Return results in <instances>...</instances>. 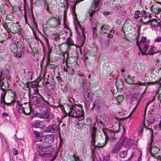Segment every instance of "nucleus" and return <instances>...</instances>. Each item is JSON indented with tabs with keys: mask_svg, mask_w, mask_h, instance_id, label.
Returning <instances> with one entry per match:
<instances>
[{
	"mask_svg": "<svg viewBox=\"0 0 161 161\" xmlns=\"http://www.w3.org/2000/svg\"><path fill=\"white\" fill-rule=\"evenodd\" d=\"M1 70L4 71L5 72H4V76L3 75V77H5L8 80H9L10 79V75H8L9 74V70L6 69L4 70Z\"/></svg>",
	"mask_w": 161,
	"mask_h": 161,
	"instance_id": "c9c22d12",
	"label": "nucleus"
},
{
	"mask_svg": "<svg viewBox=\"0 0 161 161\" xmlns=\"http://www.w3.org/2000/svg\"><path fill=\"white\" fill-rule=\"evenodd\" d=\"M79 158L75 155H70L69 156L68 161H78Z\"/></svg>",
	"mask_w": 161,
	"mask_h": 161,
	"instance_id": "f704fd0d",
	"label": "nucleus"
},
{
	"mask_svg": "<svg viewBox=\"0 0 161 161\" xmlns=\"http://www.w3.org/2000/svg\"><path fill=\"white\" fill-rule=\"evenodd\" d=\"M19 106L20 110L24 114L25 112V108L21 105H19Z\"/></svg>",
	"mask_w": 161,
	"mask_h": 161,
	"instance_id": "13d9d810",
	"label": "nucleus"
},
{
	"mask_svg": "<svg viewBox=\"0 0 161 161\" xmlns=\"http://www.w3.org/2000/svg\"><path fill=\"white\" fill-rule=\"evenodd\" d=\"M159 150V148L156 146H154L150 150L151 155L154 157H155V155L157 154Z\"/></svg>",
	"mask_w": 161,
	"mask_h": 161,
	"instance_id": "b1692460",
	"label": "nucleus"
},
{
	"mask_svg": "<svg viewBox=\"0 0 161 161\" xmlns=\"http://www.w3.org/2000/svg\"><path fill=\"white\" fill-rule=\"evenodd\" d=\"M67 42L68 43V44L69 45H70L71 46H75L76 47H81L82 46H80L78 43V44L77 45H75L74 43V42L73 41L72 39L70 38L69 37L67 38Z\"/></svg>",
	"mask_w": 161,
	"mask_h": 161,
	"instance_id": "c85d7f7f",
	"label": "nucleus"
},
{
	"mask_svg": "<svg viewBox=\"0 0 161 161\" xmlns=\"http://www.w3.org/2000/svg\"><path fill=\"white\" fill-rule=\"evenodd\" d=\"M155 72L158 75H161V68H158L155 69Z\"/></svg>",
	"mask_w": 161,
	"mask_h": 161,
	"instance_id": "5fc2aeb1",
	"label": "nucleus"
},
{
	"mask_svg": "<svg viewBox=\"0 0 161 161\" xmlns=\"http://www.w3.org/2000/svg\"><path fill=\"white\" fill-rule=\"evenodd\" d=\"M134 85H145V84L144 83H143L142 82H139L138 83H135L134 84Z\"/></svg>",
	"mask_w": 161,
	"mask_h": 161,
	"instance_id": "0e129e2a",
	"label": "nucleus"
},
{
	"mask_svg": "<svg viewBox=\"0 0 161 161\" xmlns=\"http://www.w3.org/2000/svg\"><path fill=\"white\" fill-rule=\"evenodd\" d=\"M18 51V47H17V46H15L14 47L13 49L12 50V52L14 53H16V52H17Z\"/></svg>",
	"mask_w": 161,
	"mask_h": 161,
	"instance_id": "4d7b16f0",
	"label": "nucleus"
},
{
	"mask_svg": "<svg viewBox=\"0 0 161 161\" xmlns=\"http://www.w3.org/2000/svg\"><path fill=\"white\" fill-rule=\"evenodd\" d=\"M40 110L37 107L33 108V106L31 105V114L32 113V115L33 117L36 116L39 117L40 115Z\"/></svg>",
	"mask_w": 161,
	"mask_h": 161,
	"instance_id": "6ab92c4d",
	"label": "nucleus"
},
{
	"mask_svg": "<svg viewBox=\"0 0 161 161\" xmlns=\"http://www.w3.org/2000/svg\"><path fill=\"white\" fill-rule=\"evenodd\" d=\"M0 12L2 15H4L6 13L5 5L4 4H2L0 6Z\"/></svg>",
	"mask_w": 161,
	"mask_h": 161,
	"instance_id": "e433bc0d",
	"label": "nucleus"
},
{
	"mask_svg": "<svg viewBox=\"0 0 161 161\" xmlns=\"http://www.w3.org/2000/svg\"><path fill=\"white\" fill-rule=\"evenodd\" d=\"M102 131L105 136L106 140L109 139L111 141H114L117 139L118 131H112L107 129H103Z\"/></svg>",
	"mask_w": 161,
	"mask_h": 161,
	"instance_id": "423d86ee",
	"label": "nucleus"
},
{
	"mask_svg": "<svg viewBox=\"0 0 161 161\" xmlns=\"http://www.w3.org/2000/svg\"><path fill=\"white\" fill-rule=\"evenodd\" d=\"M156 97H157V98L160 101L161 103V95H158L157 94H156L154 98H156Z\"/></svg>",
	"mask_w": 161,
	"mask_h": 161,
	"instance_id": "680f3d73",
	"label": "nucleus"
},
{
	"mask_svg": "<svg viewBox=\"0 0 161 161\" xmlns=\"http://www.w3.org/2000/svg\"><path fill=\"white\" fill-rule=\"evenodd\" d=\"M132 141L127 137H121L119 140V142L121 144H122V146L124 144L126 146H130L132 144Z\"/></svg>",
	"mask_w": 161,
	"mask_h": 161,
	"instance_id": "ddd939ff",
	"label": "nucleus"
},
{
	"mask_svg": "<svg viewBox=\"0 0 161 161\" xmlns=\"http://www.w3.org/2000/svg\"><path fill=\"white\" fill-rule=\"evenodd\" d=\"M61 89H62V91H63V92L64 93H66V91H67V88H66V86H63V88H61Z\"/></svg>",
	"mask_w": 161,
	"mask_h": 161,
	"instance_id": "e2e57ef3",
	"label": "nucleus"
},
{
	"mask_svg": "<svg viewBox=\"0 0 161 161\" xmlns=\"http://www.w3.org/2000/svg\"><path fill=\"white\" fill-rule=\"evenodd\" d=\"M125 80L126 82L129 84H133V80L131 77L129 76V75L127 77L126 79H125Z\"/></svg>",
	"mask_w": 161,
	"mask_h": 161,
	"instance_id": "79ce46f5",
	"label": "nucleus"
},
{
	"mask_svg": "<svg viewBox=\"0 0 161 161\" xmlns=\"http://www.w3.org/2000/svg\"><path fill=\"white\" fill-rule=\"evenodd\" d=\"M47 138L48 139L47 142L49 144L51 143L54 141V136L53 135H51L48 136Z\"/></svg>",
	"mask_w": 161,
	"mask_h": 161,
	"instance_id": "37998d69",
	"label": "nucleus"
},
{
	"mask_svg": "<svg viewBox=\"0 0 161 161\" xmlns=\"http://www.w3.org/2000/svg\"><path fill=\"white\" fill-rule=\"evenodd\" d=\"M92 120V119L90 118H88L86 119V121L87 123H90Z\"/></svg>",
	"mask_w": 161,
	"mask_h": 161,
	"instance_id": "774afa93",
	"label": "nucleus"
},
{
	"mask_svg": "<svg viewBox=\"0 0 161 161\" xmlns=\"http://www.w3.org/2000/svg\"><path fill=\"white\" fill-rule=\"evenodd\" d=\"M122 147V144H121L119 142L112 148L111 150V153L113 154L118 153Z\"/></svg>",
	"mask_w": 161,
	"mask_h": 161,
	"instance_id": "f3484780",
	"label": "nucleus"
},
{
	"mask_svg": "<svg viewBox=\"0 0 161 161\" xmlns=\"http://www.w3.org/2000/svg\"><path fill=\"white\" fill-rule=\"evenodd\" d=\"M6 18L8 20L12 21L14 19V16L12 14H7Z\"/></svg>",
	"mask_w": 161,
	"mask_h": 161,
	"instance_id": "de8ad7c7",
	"label": "nucleus"
},
{
	"mask_svg": "<svg viewBox=\"0 0 161 161\" xmlns=\"http://www.w3.org/2000/svg\"><path fill=\"white\" fill-rule=\"evenodd\" d=\"M12 152L14 155H16L18 154V151L15 148L12 149Z\"/></svg>",
	"mask_w": 161,
	"mask_h": 161,
	"instance_id": "052dcab7",
	"label": "nucleus"
},
{
	"mask_svg": "<svg viewBox=\"0 0 161 161\" xmlns=\"http://www.w3.org/2000/svg\"><path fill=\"white\" fill-rule=\"evenodd\" d=\"M161 81V78L158 81L155 82H150L151 84H156L157 85H159L160 86H161V82L160 81Z\"/></svg>",
	"mask_w": 161,
	"mask_h": 161,
	"instance_id": "8fccbe9b",
	"label": "nucleus"
},
{
	"mask_svg": "<svg viewBox=\"0 0 161 161\" xmlns=\"http://www.w3.org/2000/svg\"><path fill=\"white\" fill-rule=\"evenodd\" d=\"M81 105H76L70 107L67 104H64L63 108L64 112L69 116L76 118V122L82 120L84 119V111Z\"/></svg>",
	"mask_w": 161,
	"mask_h": 161,
	"instance_id": "f257e3e1",
	"label": "nucleus"
},
{
	"mask_svg": "<svg viewBox=\"0 0 161 161\" xmlns=\"http://www.w3.org/2000/svg\"><path fill=\"white\" fill-rule=\"evenodd\" d=\"M149 130H150L151 132V137L150 138V143H149L150 145H149V148H150L151 147V144L152 143V142H153V136H152V134L153 133V131L152 130H151L150 129H149Z\"/></svg>",
	"mask_w": 161,
	"mask_h": 161,
	"instance_id": "864d4df0",
	"label": "nucleus"
},
{
	"mask_svg": "<svg viewBox=\"0 0 161 161\" xmlns=\"http://www.w3.org/2000/svg\"><path fill=\"white\" fill-rule=\"evenodd\" d=\"M152 12L156 14H158L161 11V7L159 5H153L151 7Z\"/></svg>",
	"mask_w": 161,
	"mask_h": 161,
	"instance_id": "393cba45",
	"label": "nucleus"
},
{
	"mask_svg": "<svg viewBox=\"0 0 161 161\" xmlns=\"http://www.w3.org/2000/svg\"><path fill=\"white\" fill-rule=\"evenodd\" d=\"M142 14L143 16L142 17V18L141 19L142 20H144V19H145L146 18H148V16H149V18H150V15L148 14H146L145 11H142Z\"/></svg>",
	"mask_w": 161,
	"mask_h": 161,
	"instance_id": "09e8293b",
	"label": "nucleus"
},
{
	"mask_svg": "<svg viewBox=\"0 0 161 161\" xmlns=\"http://www.w3.org/2000/svg\"><path fill=\"white\" fill-rule=\"evenodd\" d=\"M96 138H97V137H96ZM96 138L95 141H96ZM106 140H105V142H103V143H101L100 142H98L96 146L95 145V144L94 145H93V146H94L96 147H104L105 144ZM95 142H96V141H95ZM92 145L93 146V145Z\"/></svg>",
	"mask_w": 161,
	"mask_h": 161,
	"instance_id": "a19ab883",
	"label": "nucleus"
},
{
	"mask_svg": "<svg viewBox=\"0 0 161 161\" xmlns=\"http://www.w3.org/2000/svg\"><path fill=\"white\" fill-rule=\"evenodd\" d=\"M110 28V26L108 25L103 24L102 25L100 28L99 32L101 34H103L106 33V31L108 30Z\"/></svg>",
	"mask_w": 161,
	"mask_h": 161,
	"instance_id": "5701e85b",
	"label": "nucleus"
},
{
	"mask_svg": "<svg viewBox=\"0 0 161 161\" xmlns=\"http://www.w3.org/2000/svg\"><path fill=\"white\" fill-rule=\"evenodd\" d=\"M90 53L93 56H95L97 53V48L95 47H94L92 49L90 50Z\"/></svg>",
	"mask_w": 161,
	"mask_h": 161,
	"instance_id": "a18cd8bd",
	"label": "nucleus"
},
{
	"mask_svg": "<svg viewBox=\"0 0 161 161\" xmlns=\"http://www.w3.org/2000/svg\"><path fill=\"white\" fill-rule=\"evenodd\" d=\"M90 17V20L91 23L92 27L93 28V30L95 31L96 27L99 25V23L97 20L92 19H91V17Z\"/></svg>",
	"mask_w": 161,
	"mask_h": 161,
	"instance_id": "a878e982",
	"label": "nucleus"
},
{
	"mask_svg": "<svg viewBox=\"0 0 161 161\" xmlns=\"http://www.w3.org/2000/svg\"><path fill=\"white\" fill-rule=\"evenodd\" d=\"M38 83L37 82L34 83L32 81H31V87L32 89H31V92L33 91L34 92L33 94L34 95H36L38 96L40 95L38 89Z\"/></svg>",
	"mask_w": 161,
	"mask_h": 161,
	"instance_id": "2eb2a0df",
	"label": "nucleus"
},
{
	"mask_svg": "<svg viewBox=\"0 0 161 161\" xmlns=\"http://www.w3.org/2000/svg\"><path fill=\"white\" fill-rule=\"evenodd\" d=\"M47 62L46 64V66L50 69H53L55 67V66L54 64H50L49 63L50 61V54H48L47 56Z\"/></svg>",
	"mask_w": 161,
	"mask_h": 161,
	"instance_id": "c756f323",
	"label": "nucleus"
},
{
	"mask_svg": "<svg viewBox=\"0 0 161 161\" xmlns=\"http://www.w3.org/2000/svg\"><path fill=\"white\" fill-rule=\"evenodd\" d=\"M32 100L34 105L39 104L38 106L43 108L46 109L49 104V103L46 101L41 96L40 98H38L36 96H32Z\"/></svg>",
	"mask_w": 161,
	"mask_h": 161,
	"instance_id": "39448f33",
	"label": "nucleus"
},
{
	"mask_svg": "<svg viewBox=\"0 0 161 161\" xmlns=\"http://www.w3.org/2000/svg\"><path fill=\"white\" fill-rule=\"evenodd\" d=\"M25 0H24V17L25 23L28 25L30 27V25L28 22V20L30 19V9L29 8L28 5L26 3Z\"/></svg>",
	"mask_w": 161,
	"mask_h": 161,
	"instance_id": "1a4fd4ad",
	"label": "nucleus"
},
{
	"mask_svg": "<svg viewBox=\"0 0 161 161\" xmlns=\"http://www.w3.org/2000/svg\"><path fill=\"white\" fill-rule=\"evenodd\" d=\"M13 10L14 12H17L20 11V8L19 6L15 5L13 8Z\"/></svg>",
	"mask_w": 161,
	"mask_h": 161,
	"instance_id": "603ef678",
	"label": "nucleus"
},
{
	"mask_svg": "<svg viewBox=\"0 0 161 161\" xmlns=\"http://www.w3.org/2000/svg\"><path fill=\"white\" fill-rule=\"evenodd\" d=\"M5 72L4 71L1 70L0 72V87L3 84H4V82L3 80L4 79V77H3V75L4 76V72Z\"/></svg>",
	"mask_w": 161,
	"mask_h": 161,
	"instance_id": "4c0bfd02",
	"label": "nucleus"
},
{
	"mask_svg": "<svg viewBox=\"0 0 161 161\" xmlns=\"http://www.w3.org/2000/svg\"><path fill=\"white\" fill-rule=\"evenodd\" d=\"M29 82L28 83L26 84V86L24 87V89L27 90V89L29 90L28 95L29 98V107L28 108H25V112L24 114L25 115H28L30 114V88L29 85Z\"/></svg>",
	"mask_w": 161,
	"mask_h": 161,
	"instance_id": "f8f14e48",
	"label": "nucleus"
},
{
	"mask_svg": "<svg viewBox=\"0 0 161 161\" xmlns=\"http://www.w3.org/2000/svg\"><path fill=\"white\" fill-rule=\"evenodd\" d=\"M34 134L35 136V137L37 140V141L40 142L42 141V140L41 137V134L39 132L35 130L34 131Z\"/></svg>",
	"mask_w": 161,
	"mask_h": 161,
	"instance_id": "2f4dec72",
	"label": "nucleus"
},
{
	"mask_svg": "<svg viewBox=\"0 0 161 161\" xmlns=\"http://www.w3.org/2000/svg\"><path fill=\"white\" fill-rule=\"evenodd\" d=\"M75 27L76 31L78 33L77 40L80 46H82L84 44L86 39V36L84 34V30L81 26L79 22L78 21L75 24Z\"/></svg>",
	"mask_w": 161,
	"mask_h": 161,
	"instance_id": "7ed1b4c3",
	"label": "nucleus"
},
{
	"mask_svg": "<svg viewBox=\"0 0 161 161\" xmlns=\"http://www.w3.org/2000/svg\"><path fill=\"white\" fill-rule=\"evenodd\" d=\"M39 117L44 119L45 121L47 123H49L53 119V116L49 112H45L44 113L40 114Z\"/></svg>",
	"mask_w": 161,
	"mask_h": 161,
	"instance_id": "9b49d317",
	"label": "nucleus"
},
{
	"mask_svg": "<svg viewBox=\"0 0 161 161\" xmlns=\"http://www.w3.org/2000/svg\"><path fill=\"white\" fill-rule=\"evenodd\" d=\"M41 122L38 121H36L34 122L32 125V126L36 128H42V125L40 124Z\"/></svg>",
	"mask_w": 161,
	"mask_h": 161,
	"instance_id": "72a5a7b5",
	"label": "nucleus"
},
{
	"mask_svg": "<svg viewBox=\"0 0 161 161\" xmlns=\"http://www.w3.org/2000/svg\"><path fill=\"white\" fill-rule=\"evenodd\" d=\"M124 99V97L122 96H118L116 99V100H117L118 102L119 103H120L122 102Z\"/></svg>",
	"mask_w": 161,
	"mask_h": 161,
	"instance_id": "3c124183",
	"label": "nucleus"
},
{
	"mask_svg": "<svg viewBox=\"0 0 161 161\" xmlns=\"http://www.w3.org/2000/svg\"><path fill=\"white\" fill-rule=\"evenodd\" d=\"M75 6L73 7L72 9V15L73 16V18H75V19L76 22L77 21H78L77 19V15L75 13Z\"/></svg>",
	"mask_w": 161,
	"mask_h": 161,
	"instance_id": "49530a36",
	"label": "nucleus"
},
{
	"mask_svg": "<svg viewBox=\"0 0 161 161\" xmlns=\"http://www.w3.org/2000/svg\"><path fill=\"white\" fill-rule=\"evenodd\" d=\"M160 20L155 19H150L147 21H143V24L144 25H151L153 30H157V28L160 26Z\"/></svg>",
	"mask_w": 161,
	"mask_h": 161,
	"instance_id": "0eeeda50",
	"label": "nucleus"
},
{
	"mask_svg": "<svg viewBox=\"0 0 161 161\" xmlns=\"http://www.w3.org/2000/svg\"><path fill=\"white\" fill-rule=\"evenodd\" d=\"M94 124L93 125H92V123H90L87 125V126L90 127V131L92 138L91 143L92 145H94L95 144V139L96 137V128L94 127Z\"/></svg>",
	"mask_w": 161,
	"mask_h": 161,
	"instance_id": "9d476101",
	"label": "nucleus"
},
{
	"mask_svg": "<svg viewBox=\"0 0 161 161\" xmlns=\"http://www.w3.org/2000/svg\"><path fill=\"white\" fill-rule=\"evenodd\" d=\"M116 86L118 91L121 92L124 86L123 82L120 79H117L116 82Z\"/></svg>",
	"mask_w": 161,
	"mask_h": 161,
	"instance_id": "aec40b11",
	"label": "nucleus"
},
{
	"mask_svg": "<svg viewBox=\"0 0 161 161\" xmlns=\"http://www.w3.org/2000/svg\"><path fill=\"white\" fill-rule=\"evenodd\" d=\"M158 87L159 88V89L158 90L156 94H157L158 95H161V88L160 89L161 86H160L159 85Z\"/></svg>",
	"mask_w": 161,
	"mask_h": 161,
	"instance_id": "bf43d9fd",
	"label": "nucleus"
},
{
	"mask_svg": "<svg viewBox=\"0 0 161 161\" xmlns=\"http://www.w3.org/2000/svg\"><path fill=\"white\" fill-rule=\"evenodd\" d=\"M135 156V154L133 152L130 157L128 158V160H130L131 159H132L133 157Z\"/></svg>",
	"mask_w": 161,
	"mask_h": 161,
	"instance_id": "338daca9",
	"label": "nucleus"
},
{
	"mask_svg": "<svg viewBox=\"0 0 161 161\" xmlns=\"http://www.w3.org/2000/svg\"><path fill=\"white\" fill-rule=\"evenodd\" d=\"M154 42H161V36H158L155 39Z\"/></svg>",
	"mask_w": 161,
	"mask_h": 161,
	"instance_id": "6e6d98bb",
	"label": "nucleus"
},
{
	"mask_svg": "<svg viewBox=\"0 0 161 161\" xmlns=\"http://www.w3.org/2000/svg\"><path fill=\"white\" fill-rule=\"evenodd\" d=\"M155 47H154L151 46V48L149 49L147 53V51L145 52H144L146 54H142V55H153L154 54L155 52Z\"/></svg>",
	"mask_w": 161,
	"mask_h": 161,
	"instance_id": "cd10ccee",
	"label": "nucleus"
},
{
	"mask_svg": "<svg viewBox=\"0 0 161 161\" xmlns=\"http://www.w3.org/2000/svg\"><path fill=\"white\" fill-rule=\"evenodd\" d=\"M58 130L57 126L54 124H52L49 125L46 129V131L47 132L55 133Z\"/></svg>",
	"mask_w": 161,
	"mask_h": 161,
	"instance_id": "4468645a",
	"label": "nucleus"
},
{
	"mask_svg": "<svg viewBox=\"0 0 161 161\" xmlns=\"http://www.w3.org/2000/svg\"><path fill=\"white\" fill-rule=\"evenodd\" d=\"M59 48L61 52L62 53H65L67 52L69 49V45L66 43H63L59 46Z\"/></svg>",
	"mask_w": 161,
	"mask_h": 161,
	"instance_id": "a211bd4d",
	"label": "nucleus"
},
{
	"mask_svg": "<svg viewBox=\"0 0 161 161\" xmlns=\"http://www.w3.org/2000/svg\"><path fill=\"white\" fill-rule=\"evenodd\" d=\"M0 88L3 91L7 92L8 88V84L4 83V84L1 86Z\"/></svg>",
	"mask_w": 161,
	"mask_h": 161,
	"instance_id": "ea45409f",
	"label": "nucleus"
},
{
	"mask_svg": "<svg viewBox=\"0 0 161 161\" xmlns=\"http://www.w3.org/2000/svg\"><path fill=\"white\" fill-rule=\"evenodd\" d=\"M44 144L42 145L40 144H36V149L38 152L39 155L44 158L50 156L52 154V152L48 150L50 148L49 146H44Z\"/></svg>",
	"mask_w": 161,
	"mask_h": 161,
	"instance_id": "20e7f679",
	"label": "nucleus"
},
{
	"mask_svg": "<svg viewBox=\"0 0 161 161\" xmlns=\"http://www.w3.org/2000/svg\"><path fill=\"white\" fill-rule=\"evenodd\" d=\"M11 95L10 96V98L11 101L10 103H6V105L8 106H10L12 105H13L15 103H16V101L15 100V97H16L15 94L14 93V92L12 91H11Z\"/></svg>",
	"mask_w": 161,
	"mask_h": 161,
	"instance_id": "4be33fe9",
	"label": "nucleus"
},
{
	"mask_svg": "<svg viewBox=\"0 0 161 161\" xmlns=\"http://www.w3.org/2000/svg\"><path fill=\"white\" fill-rule=\"evenodd\" d=\"M7 92L3 91L1 93L0 103L2 105V107L5 110V106L6 105V102L5 101V97Z\"/></svg>",
	"mask_w": 161,
	"mask_h": 161,
	"instance_id": "412c9836",
	"label": "nucleus"
},
{
	"mask_svg": "<svg viewBox=\"0 0 161 161\" xmlns=\"http://www.w3.org/2000/svg\"><path fill=\"white\" fill-rule=\"evenodd\" d=\"M8 115V113L4 112L2 114V116H3V118L7 117Z\"/></svg>",
	"mask_w": 161,
	"mask_h": 161,
	"instance_id": "69168bd1",
	"label": "nucleus"
},
{
	"mask_svg": "<svg viewBox=\"0 0 161 161\" xmlns=\"http://www.w3.org/2000/svg\"><path fill=\"white\" fill-rule=\"evenodd\" d=\"M74 81L75 82H77L80 86L82 87L84 83V78L82 75H80L78 74L76 77L74 78Z\"/></svg>",
	"mask_w": 161,
	"mask_h": 161,
	"instance_id": "dca6fc26",
	"label": "nucleus"
},
{
	"mask_svg": "<svg viewBox=\"0 0 161 161\" xmlns=\"http://www.w3.org/2000/svg\"><path fill=\"white\" fill-rule=\"evenodd\" d=\"M147 129V127L145 124V122H144L139 130V133L142 134L143 132V129Z\"/></svg>",
	"mask_w": 161,
	"mask_h": 161,
	"instance_id": "c03bdc74",
	"label": "nucleus"
},
{
	"mask_svg": "<svg viewBox=\"0 0 161 161\" xmlns=\"http://www.w3.org/2000/svg\"><path fill=\"white\" fill-rule=\"evenodd\" d=\"M17 47H18V49L19 51V53L18 54L16 53V55L17 57L18 56V57L20 58L21 55H22L23 53V51H22L23 49V46L21 44H18L16 45Z\"/></svg>",
	"mask_w": 161,
	"mask_h": 161,
	"instance_id": "bb28decb",
	"label": "nucleus"
},
{
	"mask_svg": "<svg viewBox=\"0 0 161 161\" xmlns=\"http://www.w3.org/2000/svg\"><path fill=\"white\" fill-rule=\"evenodd\" d=\"M147 39L146 37L142 36L139 41L138 37H137L136 38V44L142 54H146L144 52H146L149 48L148 44L150 43V41L149 40H147Z\"/></svg>",
	"mask_w": 161,
	"mask_h": 161,
	"instance_id": "f03ea898",
	"label": "nucleus"
},
{
	"mask_svg": "<svg viewBox=\"0 0 161 161\" xmlns=\"http://www.w3.org/2000/svg\"><path fill=\"white\" fill-rule=\"evenodd\" d=\"M31 14L32 16V21L33 23V25L35 27V29L36 31L38 30V27L35 21V19L34 18V15L31 8Z\"/></svg>",
	"mask_w": 161,
	"mask_h": 161,
	"instance_id": "7c9ffc66",
	"label": "nucleus"
},
{
	"mask_svg": "<svg viewBox=\"0 0 161 161\" xmlns=\"http://www.w3.org/2000/svg\"><path fill=\"white\" fill-rule=\"evenodd\" d=\"M127 154V151L126 150H123L119 152V155L120 158H124L126 157Z\"/></svg>",
	"mask_w": 161,
	"mask_h": 161,
	"instance_id": "473e14b6",
	"label": "nucleus"
},
{
	"mask_svg": "<svg viewBox=\"0 0 161 161\" xmlns=\"http://www.w3.org/2000/svg\"><path fill=\"white\" fill-rule=\"evenodd\" d=\"M143 16V14H142V11L141 13L139 11H137L135 12L134 15V17L136 19H137L138 18L142 17Z\"/></svg>",
	"mask_w": 161,
	"mask_h": 161,
	"instance_id": "58836bf2",
	"label": "nucleus"
},
{
	"mask_svg": "<svg viewBox=\"0 0 161 161\" xmlns=\"http://www.w3.org/2000/svg\"><path fill=\"white\" fill-rule=\"evenodd\" d=\"M47 25L53 28H56L58 25H60L59 21L54 17H51L47 20L46 22Z\"/></svg>",
	"mask_w": 161,
	"mask_h": 161,
	"instance_id": "6e6552de",
	"label": "nucleus"
}]
</instances>
